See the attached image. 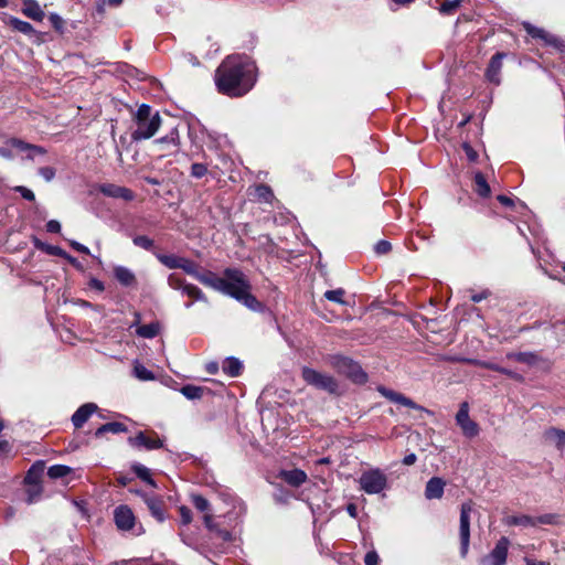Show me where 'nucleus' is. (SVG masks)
Returning a JSON list of instances; mask_svg holds the SVG:
<instances>
[{"mask_svg":"<svg viewBox=\"0 0 565 565\" xmlns=\"http://www.w3.org/2000/svg\"><path fill=\"white\" fill-rule=\"evenodd\" d=\"M179 269L192 276L202 285L236 299L253 311L263 310L262 302L250 292L252 286L246 275L237 268H226L223 271V277H218L211 270L200 271L196 263L182 257Z\"/></svg>","mask_w":565,"mask_h":565,"instance_id":"1","label":"nucleus"},{"mask_svg":"<svg viewBox=\"0 0 565 565\" xmlns=\"http://www.w3.org/2000/svg\"><path fill=\"white\" fill-rule=\"evenodd\" d=\"M214 79L221 94L242 97L254 87L257 67L247 55H230L216 68Z\"/></svg>","mask_w":565,"mask_h":565,"instance_id":"2","label":"nucleus"},{"mask_svg":"<svg viewBox=\"0 0 565 565\" xmlns=\"http://www.w3.org/2000/svg\"><path fill=\"white\" fill-rule=\"evenodd\" d=\"M330 365L355 383L362 384L367 380V375L360 364L348 356L340 354L332 355L330 356Z\"/></svg>","mask_w":565,"mask_h":565,"instance_id":"3","label":"nucleus"},{"mask_svg":"<svg viewBox=\"0 0 565 565\" xmlns=\"http://www.w3.org/2000/svg\"><path fill=\"white\" fill-rule=\"evenodd\" d=\"M359 484L365 493L379 494L388 487L387 476L380 468H373L361 473Z\"/></svg>","mask_w":565,"mask_h":565,"instance_id":"4","label":"nucleus"},{"mask_svg":"<svg viewBox=\"0 0 565 565\" xmlns=\"http://www.w3.org/2000/svg\"><path fill=\"white\" fill-rule=\"evenodd\" d=\"M301 373L302 379L307 384L315 386L318 390L326 391L330 394H335L338 392V383L331 375L318 372L307 366L302 369Z\"/></svg>","mask_w":565,"mask_h":565,"instance_id":"5","label":"nucleus"},{"mask_svg":"<svg viewBox=\"0 0 565 565\" xmlns=\"http://www.w3.org/2000/svg\"><path fill=\"white\" fill-rule=\"evenodd\" d=\"M472 512V503L463 502L460 507L459 519V536H460V555L466 557L470 543V514Z\"/></svg>","mask_w":565,"mask_h":565,"instance_id":"6","label":"nucleus"},{"mask_svg":"<svg viewBox=\"0 0 565 565\" xmlns=\"http://www.w3.org/2000/svg\"><path fill=\"white\" fill-rule=\"evenodd\" d=\"M137 128L132 131L131 138L135 141L149 139L159 130L161 125V117L156 111L150 120L137 121Z\"/></svg>","mask_w":565,"mask_h":565,"instance_id":"7","label":"nucleus"},{"mask_svg":"<svg viewBox=\"0 0 565 565\" xmlns=\"http://www.w3.org/2000/svg\"><path fill=\"white\" fill-rule=\"evenodd\" d=\"M510 541L502 536L493 550L480 559L481 565H504L507 563Z\"/></svg>","mask_w":565,"mask_h":565,"instance_id":"8","label":"nucleus"},{"mask_svg":"<svg viewBox=\"0 0 565 565\" xmlns=\"http://www.w3.org/2000/svg\"><path fill=\"white\" fill-rule=\"evenodd\" d=\"M456 423L461 428L462 434L468 438L476 437L479 434L478 424L469 417V406L467 402L460 405L456 415Z\"/></svg>","mask_w":565,"mask_h":565,"instance_id":"9","label":"nucleus"},{"mask_svg":"<svg viewBox=\"0 0 565 565\" xmlns=\"http://www.w3.org/2000/svg\"><path fill=\"white\" fill-rule=\"evenodd\" d=\"M377 392L385 398H387L388 401L395 403V404H399L402 406H405V407H408V408H412V409H417V411H426L423 406L416 404L413 399H411L409 397L405 396L404 394L402 393H398V392H395L391 388H387L385 386H379L377 387Z\"/></svg>","mask_w":565,"mask_h":565,"instance_id":"10","label":"nucleus"},{"mask_svg":"<svg viewBox=\"0 0 565 565\" xmlns=\"http://www.w3.org/2000/svg\"><path fill=\"white\" fill-rule=\"evenodd\" d=\"M114 520L117 527L121 531L131 530L136 522L132 510L126 504H121L115 509Z\"/></svg>","mask_w":565,"mask_h":565,"instance_id":"11","label":"nucleus"},{"mask_svg":"<svg viewBox=\"0 0 565 565\" xmlns=\"http://www.w3.org/2000/svg\"><path fill=\"white\" fill-rule=\"evenodd\" d=\"M505 57L504 53H495L488 64V67L486 70V78L494 84L499 85L501 83V70H502V61Z\"/></svg>","mask_w":565,"mask_h":565,"instance_id":"12","label":"nucleus"},{"mask_svg":"<svg viewBox=\"0 0 565 565\" xmlns=\"http://www.w3.org/2000/svg\"><path fill=\"white\" fill-rule=\"evenodd\" d=\"M129 444L134 447L146 448L148 450L163 447V441L161 439H159L157 436L150 437L143 431H139L135 437H130Z\"/></svg>","mask_w":565,"mask_h":565,"instance_id":"13","label":"nucleus"},{"mask_svg":"<svg viewBox=\"0 0 565 565\" xmlns=\"http://www.w3.org/2000/svg\"><path fill=\"white\" fill-rule=\"evenodd\" d=\"M99 191L109 198L122 199L125 201H132L135 198L134 192L125 186H119L113 183H104L99 185Z\"/></svg>","mask_w":565,"mask_h":565,"instance_id":"14","label":"nucleus"},{"mask_svg":"<svg viewBox=\"0 0 565 565\" xmlns=\"http://www.w3.org/2000/svg\"><path fill=\"white\" fill-rule=\"evenodd\" d=\"M114 278L126 288H136L137 287V277L135 273L122 265H116L113 268Z\"/></svg>","mask_w":565,"mask_h":565,"instance_id":"15","label":"nucleus"},{"mask_svg":"<svg viewBox=\"0 0 565 565\" xmlns=\"http://www.w3.org/2000/svg\"><path fill=\"white\" fill-rule=\"evenodd\" d=\"M143 502L149 509L151 515L158 521L163 522L166 520L163 501L157 494H145Z\"/></svg>","mask_w":565,"mask_h":565,"instance_id":"16","label":"nucleus"},{"mask_svg":"<svg viewBox=\"0 0 565 565\" xmlns=\"http://www.w3.org/2000/svg\"><path fill=\"white\" fill-rule=\"evenodd\" d=\"M97 409L98 407L95 403H86L79 406L72 415L74 427L81 428Z\"/></svg>","mask_w":565,"mask_h":565,"instance_id":"17","label":"nucleus"},{"mask_svg":"<svg viewBox=\"0 0 565 565\" xmlns=\"http://www.w3.org/2000/svg\"><path fill=\"white\" fill-rule=\"evenodd\" d=\"M446 482L439 477L430 478L425 488V497L428 500L441 499L444 495Z\"/></svg>","mask_w":565,"mask_h":565,"instance_id":"18","label":"nucleus"},{"mask_svg":"<svg viewBox=\"0 0 565 565\" xmlns=\"http://www.w3.org/2000/svg\"><path fill=\"white\" fill-rule=\"evenodd\" d=\"M544 438L546 441L555 445L558 450L565 449V430L550 427L544 431Z\"/></svg>","mask_w":565,"mask_h":565,"instance_id":"19","label":"nucleus"},{"mask_svg":"<svg viewBox=\"0 0 565 565\" xmlns=\"http://www.w3.org/2000/svg\"><path fill=\"white\" fill-rule=\"evenodd\" d=\"M22 12L28 18L34 21H42L44 19V11L35 0H24Z\"/></svg>","mask_w":565,"mask_h":565,"instance_id":"20","label":"nucleus"},{"mask_svg":"<svg viewBox=\"0 0 565 565\" xmlns=\"http://www.w3.org/2000/svg\"><path fill=\"white\" fill-rule=\"evenodd\" d=\"M282 479L292 487H299L307 480V475L300 469L281 471Z\"/></svg>","mask_w":565,"mask_h":565,"instance_id":"21","label":"nucleus"},{"mask_svg":"<svg viewBox=\"0 0 565 565\" xmlns=\"http://www.w3.org/2000/svg\"><path fill=\"white\" fill-rule=\"evenodd\" d=\"M222 370L226 375L236 377L243 370V363L237 358L228 356L224 360Z\"/></svg>","mask_w":565,"mask_h":565,"instance_id":"22","label":"nucleus"},{"mask_svg":"<svg viewBox=\"0 0 565 565\" xmlns=\"http://www.w3.org/2000/svg\"><path fill=\"white\" fill-rule=\"evenodd\" d=\"M43 471H44L43 461H38V462L33 463L31 466V468L28 470L26 476L24 477V483L25 484L40 483Z\"/></svg>","mask_w":565,"mask_h":565,"instance_id":"23","label":"nucleus"},{"mask_svg":"<svg viewBox=\"0 0 565 565\" xmlns=\"http://www.w3.org/2000/svg\"><path fill=\"white\" fill-rule=\"evenodd\" d=\"M160 328V323L158 321H153L149 324L138 326L136 329V333L138 337L145 339H153L159 334Z\"/></svg>","mask_w":565,"mask_h":565,"instance_id":"24","label":"nucleus"},{"mask_svg":"<svg viewBox=\"0 0 565 565\" xmlns=\"http://www.w3.org/2000/svg\"><path fill=\"white\" fill-rule=\"evenodd\" d=\"M156 258L169 269H179L183 256L174 254L154 253Z\"/></svg>","mask_w":565,"mask_h":565,"instance_id":"25","label":"nucleus"},{"mask_svg":"<svg viewBox=\"0 0 565 565\" xmlns=\"http://www.w3.org/2000/svg\"><path fill=\"white\" fill-rule=\"evenodd\" d=\"M131 470L137 475L138 478H140L142 481L147 482L150 487L157 488L158 484L151 477L150 469L146 466L136 462L131 466Z\"/></svg>","mask_w":565,"mask_h":565,"instance_id":"26","label":"nucleus"},{"mask_svg":"<svg viewBox=\"0 0 565 565\" xmlns=\"http://www.w3.org/2000/svg\"><path fill=\"white\" fill-rule=\"evenodd\" d=\"M182 395L188 399H200L203 397L205 392H209L206 387L188 384L181 387Z\"/></svg>","mask_w":565,"mask_h":565,"instance_id":"27","label":"nucleus"},{"mask_svg":"<svg viewBox=\"0 0 565 565\" xmlns=\"http://www.w3.org/2000/svg\"><path fill=\"white\" fill-rule=\"evenodd\" d=\"M475 191L481 198H488L491 193L490 185L481 172L475 174Z\"/></svg>","mask_w":565,"mask_h":565,"instance_id":"28","label":"nucleus"},{"mask_svg":"<svg viewBox=\"0 0 565 565\" xmlns=\"http://www.w3.org/2000/svg\"><path fill=\"white\" fill-rule=\"evenodd\" d=\"M505 524L518 526H535L536 521L534 518L526 514L510 515L505 518Z\"/></svg>","mask_w":565,"mask_h":565,"instance_id":"29","label":"nucleus"},{"mask_svg":"<svg viewBox=\"0 0 565 565\" xmlns=\"http://www.w3.org/2000/svg\"><path fill=\"white\" fill-rule=\"evenodd\" d=\"M205 526L212 531L215 532L223 541H231L232 534L227 530H221L217 527V525L214 523L213 515L206 513L203 518Z\"/></svg>","mask_w":565,"mask_h":565,"instance_id":"30","label":"nucleus"},{"mask_svg":"<svg viewBox=\"0 0 565 565\" xmlns=\"http://www.w3.org/2000/svg\"><path fill=\"white\" fill-rule=\"evenodd\" d=\"M509 359H513L516 362L527 364L530 366L535 365L540 361V356L533 352H518L508 355Z\"/></svg>","mask_w":565,"mask_h":565,"instance_id":"31","label":"nucleus"},{"mask_svg":"<svg viewBox=\"0 0 565 565\" xmlns=\"http://www.w3.org/2000/svg\"><path fill=\"white\" fill-rule=\"evenodd\" d=\"M126 430H127V427L122 423L111 422V423L104 424L99 428H97V430L95 431V436L100 437L105 433L119 434V433H124Z\"/></svg>","mask_w":565,"mask_h":565,"instance_id":"32","label":"nucleus"},{"mask_svg":"<svg viewBox=\"0 0 565 565\" xmlns=\"http://www.w3.org/2000/svg\"><path fill=\"white\" fill-rule=\"evenodd\" d=\"M154 142L160 146H172L174 148H178L179 143H180V137H179L178 129L172 128L168 135L156 139Z\"/></svg>","mask_w":565,"mask_h":565,"instance_id":"33","label":"nucleus"},{"mask_svg":"<svg viewBox=\"0 0 565 565\" xmlns=\"http://www.w3.org/2000/svg\"><path fill=\"white\" fill-rule=\"evenodd\" d=\"M522 25H523L524 30L526 31V33L529 35H531L533 39H540L543 42H545L547 36L550 35V33L547 31H545L542 28H537V26L531 24L530 22H523Z\"/></svg>","mask_w":565,"mask_h":565,"instance_id":"34","label":"nucleus"},{"mask_svg":"<svg viewBox=\"0 0 565 565\" xmlns=\"http://www.w3.org/2000/svg\"><path fill=\"white\" fill-rule=\"evenodd\" d=\"M10 25L14 30H17V31H19V32H21L23 34H26V35H31V34L35 33V30H34V28L32 26L31 23H29L26 21H22V20H20L18 18H11L10 19Z\"/></svg>","mask_w":565,"mask_h":565,"instance_id":"35","label":"nucleus"},{"mask_svg":"<svg viewBox=\"0 0 565 565\" xmlns=\"http://www.w3.org/2000/svg\"><path fill=\"white\" fill-rule=\"evenodd\" d=\"M72 469L68 466L65 465H53L47 470V476L55 480L61 479L71 473Z\"/></svg>","mask_w":565,"mask_h":565,"instance_id":"36","label":"nucleus"},{"mask_svg":"<svg viewBox=\"0 0 565 565\" xmlns=\"http://www.w3.org/2000/svg\"><path fill=\"white\" fill-rule=\"evenodd\" d=\"M134 244L145 250L151 252L153 255L156 252L154 242L152 238L146 235H137L132 239Z\"/></svg>","mask_w":565,"mask_h":565,"instance_id":"37","label":"nucleus"},{"mask_svg":"<svg viewBox=\"0 0 565 565\" xmlns=\"http://www.w3.org/2000/svg\"><path fill=\"white\" fill-rule=\"evenodd\" d=\"M182 294L196 301L207 302V298L204 292L195 285L188 284Z\"/></svg>","mask_w":565,"mask_h":565,"instance_id":"38","label":"nucleus"},{"mask_svg":"<svg viewBox=\"0 0 565 565\" xmlns=\"http://www.w3.org/2000/svg\"><path fill=\"white\" fill-rule=\"evenodd\" d=\"M26 503L32 504L34 502H38L42 494V487L40 483H33V484H26Z\"/></svg>","mask_w":565,"mask_h":565,"instance_id":"39","label":"nucleus"},{"mask_svg":"<svg viewBox=\"0 0 565 565\" xmlns=\"http://www.w3.org/2000/svg\"><path fill=\"white\" fill-rule=\"evenodd\" d=\"M255 196L264 202H270L274 199L271 189L266 184H258L255 188Z\"/></svg>","mask_w":565,"mask_h":565,"instance_id":"40","label":"nucleus"},{"mask_svg":"<svg viewBox=\"0 0 565 565\" xmlns=\"http://www.w3.org/2000/svg\"><path fill=\"white\" fill-rule=\"evenodd\" d=\"M167 282L170 288H172L174 290H181V291H183L188 285V282H185V280L180 275L174 274V273H172L168 276Z\"/></svg>","mask_w":565,"mask_h":565,"instance_id":"41","label":"nucleus"},{"mask_svg":"<svg viewBox=\"0 0 565 565\" xmlns=\"http://www.w3.org/2000/svg\"><path fill=\"white\" fill-rule=\"evenodd\" d=\"M134 374L137 379L141 381H150L154 379L153 373L138 362L135 363L134 365Z\"/></svg>","mask_w":565,"mask_h":565,"instance_id":"42","label":"nucleus"},{"mask_svg":"<svg viewBox=\"0 0 565 565\" xmlns=\"http://www.w3.org/2000/svg\"><path fill=\"white\" fill-rule=\"evenodd\" d=\"M344 295H345L344 289L338 288V289H333V290H327L324 292V298L332 302L345 305Z\"/></svg>","mask_w":565,"mask_h":565,"instance_id":"43","label":"nucleus"},{"mask_svg":"<svg viewBox=\"0 0 565 565\" xmlns=\"http://www.w3.org/2000/svg\"><path fill=\"white\" fill-rule=\"evenodd\" d=\"M462 0H446L441 3L439 12L441 14H452L461 4Z\"/></svg>","mask_w":565,"mask_h":565,"instance_id":"44","label":"nucleus"},{"mask_svg":"<svg viewBox=\"0 0 565 565\" xmlns=\"http://www.w3.org/2000/svg\"><path fill=\"white\" fill-rule=\"evenodd\" d=\"M152 116L151 107L147 104H141L135 114V121L150 120Z\"/></svg>","mask_w":565,"mask_h":565,"instance_id":"45","label":"nucleus"},{"mask_svg":"<svg viewBox=\"0 0 565 565\" xmlns=\"http://www.w3.org/2000/svg\"><path fill=\"white\" fill-rule=\"evenodd\" d=\"M191 499H192V503L196 510H199L201 512H205L209 510L210 503L204 497H202L200 494H192Z\"/></svg>","mask_w":565,"mask_h":565,"instance_id":"46","label":"nucleus"},{"mask_svg":"<svg viewBox=\"0 0 565 565\" xmlns=\"http://www.w3.org/2000/svg\"><path fill=\"white\" fill-rule=\"evenodd\" d=\"M544 43L555 47L557 51L565 54V42L562 39H559L558 36L550 33V35L547 36V39Z\"/></svg>","mask_w":565,"mask_h":565,"instance_id":"47","label":"nucleus"},{"mask_svg":"<svg viewBox=\"0 0 565 565\" xmlns=\"http://www.w3.org/2000/svg\"><path fill=\"white\" fill-rule=\"evenodd\" d=\"M207 173V167L203 163H193L191 166V175L193 178L200 179L203 178Z\"/></svg>","mask_w":565,"mask_h":565,"instance_id":"48","label":"nucleus"},{"mask_svg":"<svg viewBox=\"0 0 565 565\" xmlns=\"http://www.w3.org/2000/svg\"><path fill=\"white\" fill-rule=\"evenodd\" d=\"M49 20L52 24V26L58 31V32H63V29H64V20L62 17H60L57 13H51L49 15Z\"/></svg>","mask_w":565,"mask_h":565,"instance_id":"49","label":"nucleus"},{"mask_svg":"<svg viewBox=\"0 0 565 565\" xmlns=\"http://www.w3.org/2000/svg\"><path fill=\"white\" fill-rule=\"evenodd\" d=\"M537 524H556L558 516L556 514H543L537 518H534Z\"/></svg>","mask_w":565,"mask_h":565,"instance_id":"50","label":"nucleus"},{"mask_svg":"<svg viewBox=\"0 0 565 565\" xmlns=\"http://www.w3.org/2000/svg\"><path fill=\"white\" fill-rule=\"evenodd\" d=\"M15 192L20 193L21 196L24 199V200H28V201H34L35 200V195L33 193L32 190L28 189L26 186H23V185H17L14 189H13Z\"/></svg>","mask_w":565,"mask_h":565,"instance_id":"51","label":"nucleus"},{"mask_svg":"<svg viewBox=\"0 0 565 565\" xmlns=\"http://www.w3.org/2000/svg\"><path fill=\"white\" fill-rule=\"evenodd\" d=\"M179 512H180V518H181L182 525L190 524L191 521H192V512H191V510L188 507L182 505V507L179 508Z\"/></svg>","mask_w":565,"mask_h":565,"instance_id":"52","label":"nucleus"},{"mask_svg":"<svg viewBox=\"0 0 565 565\" xmlns=\"http://www.w3.org/2000/svg\"><path fill=\"white\" fill-rule=\"evenodd\" d=\"M39 174L46 181L50 182L55 178V169L52 167H42L39 169Z\"/></svg>","mask_w":565,"mask_h":565,"instance_id":"53","label":"nucleus"},{"mask_svg":"<svg viewBox=\"0 0 565 565\" xmlns=\"http://www.w3.org/2000/svg\"><path fill=\"white\" fill-rule=\"evenodd\" d=\"M391 248H392L391 243L388 241H384V239L377 242L374 246L375 253L379 255L388 253L391 250Z\"/></svg>","mask_w":565,"mask_h":565,"instance_id":"54","label":"nucleus"},{"mask_svg":"<svg viewBox=\"0 0 565 565\" xmlns=\"http://www.w3.org/2000/svg\"><path fill=\"white\" fill-rule=\"evenodd\" d=\"M379 562H380L379 554L374 550L369 551L364 556L365 565H379Z\"/></svg>","mask_w":565,"mask_h":565,"instance_id":"55","label":"nucleus"},{"mask_svg":"<svg viewBox=\"0 0 565 565\" xmlns=\"http://www.w3.org/2000/svg\"><path fill=\"white\" fill-rule=\"evenodd\" d=\"M45 250L47 254L50 255H53V256H58V257H64V256H67V253L62 249L60 246H55V245H47L45 247Z\"/></svg>","mask_w":565,"mask_h":565,"instance_id":"56","label":"nucleus"},{"mask_svg":"<svg viewBox=\"0 0 565 565\" xmlns=\"http://www.w3.org/2000/svg\"><path fill=\"white\" fill-rule=\"evenodd\" d=\"M462 148L469 161L475 162L478 159V152L469 143H463Z\"/></svg>","mask_w":565,"mask_h":565,"instance_id":"57","label":"nucleus"},{"mask_svg":"<svg viewBox=\"0 0 565 565\" xmlns=\"http://www.w3.org/2000/svg\"><path fill=\"white\" fill-rule=\"evenodd\" d=\"M70 245L73 249H75L78 253L86 254V255L90 254L89 248L87 246H85L76 241H70Z\"/></svg>","mask_w":565,"mask_h":565,"instance_id":"58","label":"nucleus"},{"mask_svg":"<svg viewBox=\"0 0 565 565\" xmlns=\"http://www.w3.org/2000/svg\"><path fill=\"white\" fill-rule=\"evenodd\" d=\"M46 231L50 233H60L61 224L56 220H51L46 223Z\"/></svg>","mask_w":565,"mask_h":565,"instance_id":"59","label":"nucleus"},{"mask_svg":"<svg viewBox=\"0 0 565 565\" xmlns=\"http://www.w3.org/2000/svg\"><path fill=\"white\" fill-rule=\"evenodd\" d=\"M88 286L92 288V289H95L99 292L104 291L105 289V285L102 280L97 279V278H90L89 282H88Z\"/></svg>","mask_w":565,"mask_h":565,"instance_id":"60","label":"nucleus"},{"mask_svg":"<svg viewBox=\"0 0 565 565\" xmlns=\"http://www.w3.org/2000/svg\"><path fill=\"white\" fill-rule=\"evenodd\" d=\"M500 373L504 374V375H507V376H509L511 379L518 380V381H522L523 380L522 375H520L519 373L513 372V371H511V370H509L507 367H503V366L500 370Z\"/></svg>","mask_w":565,"mask_h":565,"instance_id":"61","label":"nucleus"},{"mask_svg":"<svg viewBox=\"0 0 565 565\" xmlns=\"http://www.w3.org/2000/svg\"><path fill=\"white\" fill-rule=\"evenodd\" d=\"M11 143H12L13 147H15V148H18L19 150H22V151L29 150L30 147H31L30 143H26V142L20 140V139H12Z\"/></svg>","mask_w":565,"mask_h":565,"instance_id":"62","label":"nucleus"},{"mask_svg":"<svg viewBox=\"0 0 565 565\" xmlns=\"http://www.w3.org/2000/svg\"><path fill=\"white\" fill-rule=\"evenodd\" d=\"M489 294H490V292H489L488 290H484V291L479 292V294H475V295H472V296H471V300H472L473 302H480V301H482L483 299H487V298H488V296H489Z\"/></svg>","mask_w":565,"mask_h":565,"instance_id":"63","label":"nucleus"},{"mask_svg":"<svg viewBox=\"0 0 565 565\" xmlns=\"http://www.w3.org/2000/svg\"><path fill=\"white\" fill-rule=\"evenodd\" d=\"M417 460V457L415 454H408L406 455L404 458H403V463L406 465V466H412L416 462Z\"/></svg>","mask_w":565,"mask_h":565,"instance_id":"64","label":"nucleus"}]
</instances>
